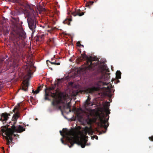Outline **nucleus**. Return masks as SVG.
<instances>
[{
	"instance_id": "f257e3e1",
	"label": "nucleus",
	"mask_w": 153,
	"mask_h": 153,
	"mask_svg": "<svg viewBox=\"0 0 153 153\" xmlns=\"http://www.w3.org/2000/svg\"><path fill=\"white\" fill-rule=\"evenodd\" d=\"M21 109L20 104L19 103L16 106L13 111L15 113L12 119V121L9 123V125L7 126H3L1 127V131L2 132V136L5 138L7 140V144L9 146L10 142L13 140L12 135L14 131L21 133L25 131V129L19 125L18 128L15 126L18 118L20 116V111Z\"/></svg>"
},
{
	"instance_id": "f03ea898",
	"label": "nucleus",
	"mask_w": 153,
	"mask_h": 153,
	"mask_svg": "<svg viewBox=\"0 0 153 153\" xmlns=\"http://www.w3.org/2000/svg\"><path fill=\"white\" fill-rule=\"evenodd\" d=\"M88 128L85 127L82 131H79L78 134L74 130L68 131L66 128H63V134L62 131H60L61 135L63 137H65L68 141L70 143L71 145L69 146L70 148L73 146L74 144L76 143L80 145L81 147L84 148L86 145L88 146L90 144H86L87 142L88 136H86L88 132Z\"/></svg>"
},
{
	"instance_id": "7ed1b4c3",
	"label": "nucleus",
	"mask_w": 153,
	"mask_h": 153,
	"mask_svg": "<svg viewBox=\"0 0 153 153\" xmlns=\"http://www.w3.org/2000/svg\"><path fill=\"white\" fill-rule=\"evenodd\" d=\"M26 34L24 32H21L14 35L12 41L14 46L11 49V52L14 54H16L18 57H24V48L25 46V43L23 40L26 38Z\"/></svg>"
},
{
	"instance_id": "20e7f679",
	"label": "nucleus",
	"mask_w": 153,
	"mask_h": 153,
	"mask_svg": "<svg viewBox=\"0 0 153 153\" xmlns=\"http://www.w3.org/2000/svg\"><path fill=\"white\" fill-rule=\"evenodd\" d=\"M79 61L83 60H86V66L85 67V70H94L99 68H101L103 70H107V67L105 65L100 66L99 64V59L96 57L88 56L85 54V52L81 55V56L78 58Z\"/></svg>"
},
{
	"instance_id": "39448f33",
	"label": "nucleus",
	"mask_w": 153,
	"mask_h": 153,
	"mask_svg": "<svg viewBox=\"0 0 153 153\" xmlns=\"http://www.w3.org/2000/svg\"><path fill=\"white\" fill-rule=\"evenodd\" d=\"M69 99L68 95H64L60 97L59 99H53L51 102V105L54 109L61 110V106L59 105L60 103L64 104V108L68 109L69 112H71V109L70 103V101L67 102L69 100Z\"/></svg>"
},
{
	"instance_id": "423d86ee",
	"label": "nucleus",
	"mask_w": 153,
	"mask_h": 153,
	"mask_svg": "<svg viewBox=\"0 0 153 153\" xmlns=\"http://www.w3.org/2000/svg\"><path fill=\"white\" fill-rule=\"evenodd\" d=\"M105 111L106 114H102L99 116V120L100 121L99 125L101 128H104L106 131L107 129V127L109 126V123H107L109 116H108V119H106V117L107 116L108 114H110V110L108 108H105Z\"/></svg>"
},
{
	"instance_id": "0eeeda50",
	"label": "nucleus",
	"mask_w": 153,
	"mask_h": 153,
	"mask_svg": "<svg viewBox=\"0 0 153 153\" xmlns=\"http://www.w3.org/2000/svg\"><path fill=\"white\" fill-rule=\"evenodd\" d=\"M34 11L28 13V15H25L26 17H27V20L30 29L32 31V34H33L36 31V21L34 17Z\"/></svg>"
},
{
	"instance_id": "6e6552de",
	"label": "nucleus",
	"mask_w": 153,
	"mask_h": 153,
	"mask_svg": "<svg viewBox=\"0 0 153 153\" xmlns=\"http://www.w3.org/2000/svg\"><path fill=\"white\" fill-rule=\"evenodd\" d=\"M14 3H17L19 4L22 7L24 13L25 15H28L29 13L32 12L34 11V10L30 7L29 4L26 1L24 0H8Z\"/></svg>"
},
{
	"instance_id": "1a4fd4ad",
	"label": "nucleus",
	"mask_w": 153,
	"mask_h": 153,
	"mask_svg": "<svg viewBox=\"0 0 153 153\" xmlns=\"http://www.w3.org/2000/svg\"><path fill=\"white\" fill-rule=\"evenodd\" d=\"M56 86V85L52 86L51 87H49L48 88H46L45 90L47 91L49 93L51 94V96L52 97L54 98H56L57 95V93L58 92V91L57 90H55L53 92H52L51 91L54 90Z\"/></svg>"
},
{
	"instance_id": "9d476101",
	"label": "nucleus",
	"mask_w": 153,
	"mask_h": 153,
	"mask_svg": "<svg viewBox=\"0 0 153 153\" xmlns=\"http://www.w3.org/2000/svg\"><path fill=\"white\" fill-rule=\"evenodd\" d=\"M10 116V114L6 112L3 113L0 115V121L3 122V123H6L7 120L9 118V117Z\"/></svg>"
},
{
	"instance_id": "9b49d317",
	"label": "nucleus",
	"mask_w": 153,
	"mask_h": 153,
	"mask_svg": "<svg viewBox=\"0 0 153 153\" xmlns=\"http://www.w3.org/2000/svg\"><path fill=\"white\" fill-rule=\"evenodd\" d=\"M22 83L23 85L22 86V89L25 91H27L29 85V81L24 80L23 81Z\"/></svg>"
},
{
	"instance_id": "f8f14e48",
	"label": "nucleus",
	"mask_w": 153,
	"mask_h": 153,
	"mask_svg": "<svg viewBox=\"0 0 153 153\" xmlns=\"http://www.w3.org/2000/svg\"><path fill=\"white\" fill-rule=\"evenodd\" d=\"M100 90V88L99 87L93 86L91 88H89L88 89V92L90 93H92L95 91H98Z\"/></svg>"
},
{
	"instance_id": "ddd939ff",
	"label": "nucleus",
	"mask_w": 153,
	"mask_h": 153,
	"mask_svg": "<svg viewBox=\"0 0 153 153\" xmlns=\"http://www.w3.org/2000/svg\"><path fill=\"white\" fill-rule=\"evenodd\" d=\"M90 100L91 98L90 97L88 96V97L87 99L85 101V102L84 104V107L86 108L88 106H90L91 105V102H90Z\"/></svg>"
},
{
	"instance_id": "4468645a",
	"label": "nucleus",
	"mask_w": 153,
	"mask_h": 153,
	"mask_svg": "<svg viewBox=\"0 0 153 153\" xmlns=\"http://www.w3.org/2000/svg\"><path fill=\"white\" fill-rule=\"evenodd\" d=\"M44 39V34L41 35H39L37 36L36 41L37 42L42 41Z\"/></svg>"
},
{
	"instance_id": "2eb2a0df",
	"label": "nucleus",
	"mask_w": 153,
	"mask_h": 153,
	"mask_svg": "<svg viewBox=\"0 0 153 153\" xmlns=\"http://www.w3.org/2000/svg\"><path fill=\"white\" fill-rule=\"evenodd\" d=\"M84 13L83 12H82L81 13H80L78 12H75L72 13V15L74 16H81L82 15H83L84 14Z\"/></svg>"
},
{
	"instance_id": "dca6fc26",
	"label": "nucleus",
	"mask_w": 153,
	"mask_h": 153,
	"mask_svg": "<svg viewBox=\"0 0 153 153\" xmlns=\"http://www.w3.org/2000/svg\"><path fill=\"white\" fill-rule=\"evenodd\" d=\"M110 74L109 73H106L103 75L102 78L105 80H108L110 77Z\"/></svg>"
},
{
	"instance_id": "f3484780",
	"label": "nucleus",
	"mask_w": 153,
	"mask_h": 153,
	"mask_svg": "<svg viewBox=\"0 0 153 153\" xmlns=\"http://www.w3.org/2000/svg\"><path fill=\"white\" fill-rule=\"evenodd\" d=\"M45 100H50L48 98V96H51V94L50 93H49L46 90H45Z\"/></svg>"
},
{
	"instance_id": "a211bd4d",
	"label": "nucleus",
	"mask_w": 153,
	"mask_h": 153,
	"mask_svg": "<svg viewBox=\"0 0 153 153\" xmlns=\"http://www.w3.org/2000/svg\"><path fill=\"white\" fill-rule=\"evenodd\" d=\"M71 21V19H66L63 22L64 24H67L68 25H70V22Z\"/></svg>"
},
{
	"instance_id": "6ab92c4d",
	"label": "nucleus",
	"mask_w": 153,
	"mask_h": 153,
	"mask_svg": "<svg viewBox=\"0 0 153 153\" xmlns=\"http://www.w3.org/2000/svg\"><path fill=\"white\" fill-rule=\"evenodd\" d=\"M121 73L120 71H117L116 73V77L117 79H120L121 78Z\"/></svg>"
},
{
	"instance_id": "aec40b11",
	"label": "nucleus",
	"mask_w": 153,
	"mask_h": 153,
	"mask_svg": "<svg viewBox=\"0 0 153 153\" xmlns=\"http://www.w3.org/2000/svg\"><path fill=\"white\" fill-rule=\"evenodd\" d=\"M94 3V2L93 1H90L89 2H87L86 4V7L90 8V6L92 5Z\"/></svg>"
},
{
	"instance_id": "412c9836",
	"label": "nucleus",
	"mask_w": 153,
	"mask_h": 153,
	"mask_svg": "<svg viewBox=\"0 0 153 153\" xmlns=\"http://www.w3.org/2000/svg\"><path fill=\"white\" fill-rule=\"evenodd\" d=\"M13 65L14 67H16L18 65V61L17 60H13Z\"/></svg>"
},
{
	"instance_id": "4be33fe9",
	"label": "nucleus",
	"mask_w": 153,
	"mask_h": 153,
	"mask_svg": "<svg viewBox=\"0 0 153 153\" xmlns=\"http://www.w3.org/2000/svg\"><path fill=\"white\" fill-rule=\"evenodd\" d=\"M12 61L11 59H8L6 60L4 63L6 65H9V62H10Z\"/></svg>"
},
{
	"instance_id": "5701e85b",
	"label": "nucleus",
	"mask_w": 153,
	"mask_h": 153,
	"mask_svg": "<svg viewBox=\"0 0 153 153\" xmlns=\"http://www.w3.org/2000/svg\"><path fill=\"white\" fill-rule=\"evenodd\" d=\"M32 91L34 94H36L39 93V90L37 89L35 91L33 90Z\"/></svg>"
},
{
	"instance_id": "b1692460",
	"label": "nucleus",
	"mask_w": 153,
	"mask_h": 153,
	"mask_svg": "<svg viewBox=\"0 0 153 153\" xmlns=\"http://www.w3.org/2000/svg\"><path fill=\"white\" fill-rule=\"evenodd\" d=\"M13 19L15 20L16 22H19V18L18 17H13Z\"/></svg>"
},
{
	"instance_id": "393cba45",
	"label": "nucleus",
	"mask_w": 153,
	"mask_h": 153,
	"mask_svg": "<svg viewBox=\"0 0 153 153\" xmlns=\"http://www.w3.org/2000/svg\"><path fill=\"white\" fill-rule=\"evenodd\" d=\"M49 40H50V42H51V43L53 44H54V39L53 38L50 39Z\"/></svg>"
},
{
	"instance_id": "a878e982",
	"label": "nucleus",
	"mask_w": 153,
	"mask_h": 153,
	"mask_svg": "<svg viewBox=\"0 0 153 153\" xmlns=\"http://www.w3.org/2000/svg\"><path fill=\"white\" fill-rule=\"evenodd\" d=\"M77 45L80 47L81 46L84 47V46L83 45H81L80 44V42H77Z\"/></svg>"
},
{
	"instance_id": "bb28decb",
	"label": "nucleus",
	"mask_w": 153,
	"mask_h": 153,
	"mask_svg": "<svg viewBox=\"0 0 153 153\" xmlns=\"http://www.w3.org/2000/svg\"><path fill=\"white\" fill-rule=\"evenodd\" d=\"M149 138L150 140L153 141V135L151 137H149Z\"/></svg>"
},
{
	"instance_id": "cd10ccee",
	"label": "nucleus",
	"mask_w": 153,
	"mask_h": 153,
	"mask_svg": "<svg viewBox=\"0 0 153 153\" xmlns=\"http://www.w3.org/2000/svg\"><path fill=\"white\" fill-rule=\"evenodd\" d=\"M6 58H2L0 59V61L1 62H2L4 61L5 59H6Z\"/></svg>"
},
{
	"instance_id": "c85d7f7f",
	"label": "nucleus",
	"mask_w": 153,
	"mask_h": 153,
	"mask_svg": "<svg viewBox=\"0 0 153 153\" xmlns=\"http://www.w3.org/2000/svg\"><path fill=\"white\" fill-rule=\"evenodd\" d=\"M48 60H47L46 62H48ZM49 61V62L51 63V64H52V65H55L56 64V61H55V62H50V61Z\"/></svg>"
},
{
	"instance_id": "c756f323",
	"label": "nucleus",
	"mask_w": 153,
	"mask_h": 153,
	"mask_svg": "<svg viewBox=\"0 0 153 153\" xmlns=\"http://www.w3.org/2000/svg\"><path fill=\"white\" fill-rule=\"evenodd\" d=\"M43 87V86L40 85L38 87L37 89L38 90H39V91L41 90V88Z\"/></svg>"
},
{
	"instance_id": "7c9ffc66",
	"label": "nucleus",
	"mask_w": 153,
	"mask_h": 153,
	"mask_svg": "<svg viewBox=\"0 0 153 153\" xmlns=\"http://www.w3.org/2000/svg\"><path fill=\"white\" fill-rule=\"evenodd\" d=\"M43 87V86L40 85L38 87L37 89L38 90H39V91L41 90V88Z\"/></svg>"
},
{
	"instance_id": "2f4dec72",
	"label": "nucleus",
	"mask_w": 153,
	"mask_h": 153,
	"mask_svg": "<svg viewBox=\"0 0 153 153\" xmlns=\"http://www.w3.org/2000/svg\"><path fill=\"white\" fill-rule=\"evenodd\" d=\"M31 74V70L30 69H29V71L28 72V74L29 76H30Z\"/></svg>"
},
{
	"instance_id": "473e14b6",
	"label": "nucleus",
	"mask_w": 153,
	"mask_h": 153,
	"mask_svg": "<svg viewBox=\"0 0 153 153\" xmlns=\"http://www.w3.org/2000/svg\"><path fill=\"white\" fill-rule=\"evenodd\" d=\"M88 124H89L90 125L91 124V119H89V121H88Z\"/></svg>"
},
{
	"instance_id": "72a5a7b5",
	"label": "nucleus",
	"mask_w": 153,
	"mask_h": 153,
	"mask_svg": "<svg viewBox=\"0 0 153 153\" xmlns=\"http://www.w3.org/2000/svg\"><path fill=\"white\" fill-rule=\"evenodd\" d=\"M61 141L62 142V143H63V144H65V141H64V140H63V138H61Z\"/></svg>"
},
{
	"instance_id": "f704fd0d",
	"label": "nucleus",
	"mask_w": 153,
	"mask_h": 153,
	"mask_svg": "<svg viewBox=\"0 0 153 153\" xmlns=\"http://www.w3.org/2000/svg\"><path fill=\"white\" fill-rule=\"evenodd\" d=\"M102 83L103 85H107L108 84V83H106V82H102Z\"/></svg>"
},
{
	"instance_id": "c9c22d12",
	"label": "nucleus",
	"mask_w": 153,
	"mask_h": 153,
	"mask_svg": "<svg viewBox=\"0 0 153 153\" xmlns=\"http://www.w3.org/2000/svg\"><path fill=\"white\" fill-rule=\"evenodd\" d=\"M5 33V34H7V33L8 34L9 33V31L8 30H6Z\"/></svg>"
},
{
	"instance_id": "e433bc0d",
	"label": "nucleus",
	"mask_w": 153,
	"mask_h": 153,
	"mask_svg": "<svg viewBox=\"0 0 153 153\" xmlns=\"http://www.w3.org/2000/svg\"><path fill=\"white\" fill-rule=\"evenodd\" d=\"M60 62H57V63H56V62L55 65H60Z\"/></svg>"
},
{
	"instance_id": "4c0bfd02",
	"label": "nucleus",
	"mask_w": 153,
	"mask_h": 153,
	"mask_svg": "<svg viewBox=\"0 0 153 153\" xmlns=\"http://www.w3.org/2000/svg\"><path fill=\"white\" fill-rule=\"evenodd\" d=\"M96 137H97V138L96 139H98V137L97 136H96Z\"/></svg>"
},
{
	"instance_id": "58836bf2",
	"label": "nucleus",
	"mask_w": 153,
	"mask_h": 153,
	"mask_svg": "<svg viewBox=\"0 0 153 153\" xmlns=\"http://www.w3.org/2000/svg\"><path fill=\"white\" fill-rule=\"evenodd\" d=\"M50 68L51 69V70H52V68Z\"/></svg>"
},
{
	"instance_id": "ea45409f",
	"label": "nucleus",
	"mask_w": 153,
	"mask_h": 153,
	"mask_svg": "<svg viewBox=\"0 0 153 153\" xmlns=\"http://www.w3.org/2000/svg\"><path fill=\"white\" fill-rule=\"evenodd\" d=\"M6 58H7V56H6Z\"/></svg>"
},
{
	"instance_id": "a19ab883",
	"label": "nucleus",
	"mask_w": 153,
	"mask_h": 153,
	"mask_svg": "<svg viewBox=\"0 0 153 153\" xmlns=\"http://www.w3.org/2000/svg\"><path fill=\"white\" fill-rule=\"evenodd\" d=\"M104 132V133H105V131H104V132Z\"/></svg>"
},
{
	"instance_id": "79ce46f5",
	"label": "nucleus",
	"mask_w": 153,
	"mask_h": 153,
	"mask_svg": "<svg viewBox=\"0 0 153 153\" xmlns=\"http://www.w3.org/2000/svg\"><path fill=\"white\" fill-rule=\"evenodd\" d=\"M37 118H36V120H37Z\"/></svg>"
}]
</instances>
